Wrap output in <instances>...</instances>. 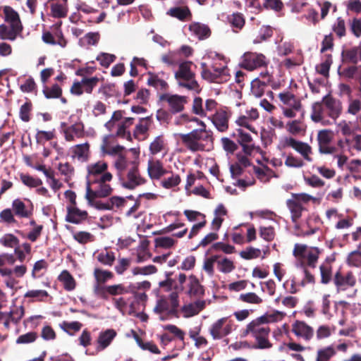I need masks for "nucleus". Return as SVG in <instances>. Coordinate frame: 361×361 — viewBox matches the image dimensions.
Returning a JSON list of instances; mask_svg holds the SVG:
<instances>
[{
    "label": "nucleus",
    "mask_w": 361,
    "mask_h": 361,
    "mask_svg": "<svg viewBox=\"0 0 361 361\" xmlns=\"http://www.w3.org/2000/svg\"><path fill=\"white\" fill-rule=\"evenodd\" d=\"M138 154L133 160L128 159L126 154H120L114 161V167L117 171L119 181L122 186L129 190L145 183L139 170Z\"/></svg>",
    "instance_id": "nucleus-1"
},
{
    "label": "nucleus",
    "mask_w": 361,
    "mask_h": 361,
    "mask_svg": "<svg viewBox=\"0 0 361 361\" xmlns=\"http://www.w3.org/2000/svg\"><path fill=\"white\" fill-rule=\"evenodd\" d=\"M342 111V102L328 94L323 97L320 102L312 104L310 118L315 123L328 126L331 123L326 117H329L335 121L341 116Z\"/></svg>",
    "instance_id": "nucleus-2"
},
{
    "label": "nucleus",
    "mask_w": 361,
    "mask_h": 361,
    "mask_svg": "<svg viewBox=\"0 0 361 361\" xmlns=\"http://www.w3.org/2000/svg\"><path fill=\"white\" fill-rule=\"evenodd\" d=\"M263 321H266L265 319L259 317L247 324L241 331L242 337L250 335L254 338L255 345L260 350L269 349L273 346L269 339L271 329Z\"/></svg>",
    "instance_id": "nucleus-3"
},
{
    "label": "nucleus",
    "mask_w": 361,
    "mask_h": 361,
    "mask_svg": "<svg viewBox=\"0 0 361 361\" xmlns=\"http://www.w3.org/2000/svg\"><path fill=\"white\" fill-rule=\"evenodd\" d=\"M75 75L80 77V80H75L70 89V92L76 96H80L83 93L92 94L102 77L92 75L90 69H77Z\"/></svg>",
    "instance_id": "nucleus-4"
},
{
    "label": "nucleus",
    "mask_w": 361,
    "mask_h": 361,
    "mask_svg": "<svg viewBox=\"0 0 361 361\" xmlns=\"http://www.w3.org/2000/svg\"><path fill=\"white\" fill-rule=\"evenodd\" d=\"M179 137L184 145L191 152L204 151L205 144L213 142L212 133L204 128L195 129L187 134H180Z\"/></svg>",
    "instance_id": "nucleus-5"
},
{
    "label": "nucleus",
    "mask_w": 361,
    "mask_h": 361,
    "mask_svg": "<svg viewBox=\"0 0 361 361\" xmlns=\"http://www.w3.org/2000/svg\"><path fill=\"white\" fill-rule=\"evenodd\" d=\"M279 98L283 104V114L287 118H294L301 109L300 99L289 91L279 93Z\"/></svg>",
    "instance_id": "nucleus-6"
},
{
    "label": "nucleus",
    "mask_w": 361,
    "mask_h": 361,
    "mask_svg": "<svg viewBox=\"0 0 361 361\" xmlns=\"http://www.w3.org/2000/svg\"><path fill=\"white\" fill-rule=\"evenodd\" d=\"M159 101L166 102L168 104L169 111L176 114L184 110L185 105L188 103V97L178 94L164 93L159 95Z\"/></svg>",
    "instance_id": "nucleus-7"
},
{
    "label": "nucleus",
    "mask_w": 361,
    "mask_h": 361,
    "mask_svg": "<svg viewBox=\"0 0 361 361\" xmlns=\"http://www.w3.org/2000/svg\"><path fill=\"white\" fill-rule=\"evenodd\" d=\"M232 331V322L228 317H222L214 322L209 327V332L214 340H220Z\"/></svg>",
    "instance_id": "nucleus-8"
},
{
    "label": "nucleus",
    "mask_w": 361,
    "mask_h": 361,
    "mask_svg": "<svg viewBox=\"0 0 361 361\" xmlns=\"http://www.w3.org/2000/svg\"><path fill=\"white\" fill-rule=\"evenodd\" d=\"M12 210L19 219H31L34 213V206L29 199H15L12 202Z\"/></svg>",
    "instance_id": "nucleus-9"
},
{
    "label": "nucleus",
    "mask_w": 361,
    "mask_h": 361,
    "mask_svg": "<svg viewBox=\"0 0 361 361\" xmlns=\"http://www.w3.org/2000/svg\"><path fill=\"white\" fill-rule=\"evenodd\" d=\"M195 77V74L191 69H178L175 73V78L180 86L198 92L199 85Z\"/></svg>",
    "instance_id": "nucleus-10"
},
{
    "label": "nucleus",
    "mask_w": 361,
    "mask_h": 361,
    "mask_svg": "<svg viewBox=\"0 0 361 361\" xmlns=\"http://www.w3.org/2000/svg\"><path fill=\"white\" fill-rule=\"evenodd\" d=\"M333 139V133L330 130H319L317 135L319 151L321 154H334L338 149L335 146L330 145Z\"/></svg>",
    "instance_id": "nucleus-11"
},
{
    "label": "nucleus",
    "mask_w": 361,
    "mask_h": 361,
    "mask_svg": "<svg viewBox=\"0 0 361 361\" xmlns=\"http://www.w3.org/2000/svg\"><path fill=\"white\" fill-rule=\"evenodd\" d=\"M268 60L262 54L246 52L243 56L240 68H261L267 67Z\"/></svg>",
    "instance_id": "nucleus-12"
},
{
    "label": "nucleus",
    "mask_w": 361,
    "mask_h": 361,
    "mask_svg": "<svg viewBox=\"0 0 361 361\" xmlns=\"http://www.w3.org/2000/svg\"><path fill=\"white\" fill-rule=\"evenodd\" d=\"M231 112L227 108L219 109L211 116V121L218 131L224 133L228 130Z\"/></svg>",
    "instance_id": "nucleus-13"
},
{
    "label": "nucleus",
    "mask_w": 361,
    "mask_h": 361,
    "mask_svg": "<svg viewBox=\"0 0 361 361\" xmlns=\"http://www.w3.org/2000/svg\"><path fill=\"white\" fill-rule=\"evenodd\" d=\"M284 146L294 149L297 152L300 154L306 161L309 162L312 161V158L310 157V154L312 153V147L307 143L290 137L285 138Z\"/></svg>",
    "instance_id": "nucleus-14"
},
{
    "label": "nucleus",
    "mask_w": 361,
    "mask_h": 361,
    "mask_svg": "<svg viewBox=\"0 0 361 361\" xmlns=\"http://www.w3.org/2000/svg\"><path fill=\"white\" fill-rule=\"evenodd\" d=\"M202 78L209 82L224 83L231 77L228 69H202Z\"/></svg>",
    "instance_id": "nucleus-15"
},
{
    "label": "nucleus",
    "mask_w": 361,
    "mask_h": 361,
    "mask_svg": "<svg viewBox=\"0 0 361 361\" xmlns=\"http://www.w3.org/2000/svg\"><path fill=\"white\" fill-rule=\"evenodd\" d=\"M334 283L337 288V292L345 290L348 287H353L356 283V279L351 271H348L345 276L340 271H336L334 277Z\"/></svg>",
    "instance_id": "nucleus-16"
},
{
    "label": "nucleus",
    "mask_w": 361,
    "mask_h": 361,
    "mask_svg": "<svg viewBox=\"0 0 361 361\" xmlns=\"http://www.w3.org/2000/svg\"><path fill=\"white\" fill-rule=\"evenodd\" d=\"M108 164L104 161H99L97 163L89 164L87 167V180L96 183L104 173L107 171Z\"/></svg>",
    "instance_id": "nucleus-17"
},
{
    "label": "nucleus",
    "mask_w": 361,
    "mask_h": 361,
    "mask_svg": "<svg viewBox=\"0 0 361 361\" xmlns=\"http://www.w3.org/2000/svg\"><path fill=\"white\" fill-rule=\"evenodd\" d=\"M292 332L299 338L310 341L314 336V329L303 321L296 320L292 324Z\"/></svg>",
    "instance_id": "nucleus-18"
},
{
    "label": "nucleus",
    "mask_w": 361,
    "mask_h": 361,
    "mask_svg": "<svg viewBox=\"0 0 361 361\" xmlns=\"http://www.w3.org/2000/svg\"><path fill=\"white\" fill-rule=\"evenodd\" d=\"M147 173L151 179L159 180L169 172L164 168L160 160L151 159L148 161Z\"/></svg>",
    "instance_id": "nucleus-19"
},
{
    "label": "nucleus",
    "mask_w": 361,
    "mask_h": 361,
    "mask_svg": "<svg viewBox=\"0 0 361 361\" xmlns=\"http://www.w3.org/2000/svg\"><path fill=\"white\" fill-rule=\"evenodd\" d=\"M67 214L66 221L69 223L79 224L86 220L88 217L87 211L80 210L77 206L66 207Z\"/></svg>",
    "instance_id": "nucleus-20"
},
{
    "label": "nucleus",
    "mask_w": 361,
    "mask_h": 361,
    "mask_svg": "<svg viewBox=\"0 0 361 361\" xmlns=\"http://www.w3.org/2000/svg\"><path fill=\"white\" fill-rule=\"evenodd\" d=\"M112 178L113 176L111 173H104V175L99 178V180L96 182L98 184L97 190L99 198L106 197L112 193L113 188L108 183Z\"/></svg>",
    "instance_id": "nucleus-21"
},
{
    "label": "nucleus",
    "mask_w": 361,
    "mask_h": 361,
    "mask_svg": "<svg viewBox=\"0 0 361 361\" xmlns=\"http://www.w3.org/2000/svg\"><path fill=\"white\" fill-rule=\"evenodd\" d=\"M66 141L72 142L75 137L82 138L85 136V127L82 122L75 123L63 130Z\"/></svg>",
    "instance_id": "nucleus-22"
},
{
    "label": "nucleus",
    "mask_w": 361,
    "mask_h": 361,
    "mask_svg": "<svg viewBox=\"0 0 361 361\" xmlns=\"http://www.w3.org/2000/svg\"><path fill=\"white\" fill-rule=\"evenodd\" d=\"M188 29L191 34L197 37L200 40H204L209 38L212 33L208 25L199 22H193L190 23Z\"/></svg>",
    "instance_id": "nucleus-23"
},
{
    "label": "nucleus",
    "mask_w": 361,
    "mask_h": 361,
    "mask_svg": "<svg viewBox=\"0 0 361 361\" xmlns=\"http://www.w3.org/2000/svg\"><path fill=\"white\" fill-rule=\"evenodd\" d=\"M171 307L168 300L161 297L157 300L156 305L153 308V312L159 315V319L164 321L173 316L170 313Z\"/></svg>",
    "instance_id": "nucleus-24"
},
{
    "label": "nucleus",
    "mask_w": 361,
    "mask_h": 361,
    "mask_svg": "<svg viewBox=\"0 0 361 361\" xmlns=\"http://www.w3.org/2000/svg\"><path fill=\"white\" fill-rule=\"evenodd\" d=\"M166 15L185 22L192 19V13L188 6H175L166 11Z\"/></svg>",
    "instance_id": "nucleus-25"
},
{
    "label": "nucleus",
    "mask_w": 361,
    "mask_h": 361,
    "mask_svg": "<svg viewBox=\"0 0 361 361\" xmlns=\"http://www.w3.org/2000/svg\"><path fill=\"white\" fill-rule=\"evenodd\" d=\"M206 302L204 300H197L195 302L184 305L180 310L185 318H189L198 314L205 308Z\"/></svg>",
    "instance_id": "nucleus-26"
},
{
    "label": "nucleus",
    "mask_w": 361,
    "mask_h": 361,
    "mask_svg": "<svg viewBox=\"0 0 361 361\" xmlns=\"http://www.w3.org/2000/svg\"><path fill=\"white\" fill-rule=\"evenodd\" d=\"M320 253L321 250L318 247H311L305 254L304 259L299 262L300 266L301 267H309L314 269L317 266Z\"/></svg>",
    "instance_id": "nucleus-27"
},
{
    "label": "nucleus",
    "mask_w": 361,
    "mask_h": 361,
    "mask_svg": "<svg viewBox=\"0 0 361 361\" xmlns=\"http://www.w3.org/2000/svg\"><path fill=\"white\" fill-rule=\"evenodd\" d=\"M286 206L290 212L292 221L296 224L305 210L304 207L298 200L293 199L287 200Z\"/></svg>",
    "instance_id": "nucleus-28"
},
{
    "label": "nucleus",
    "mask_w": 361,
    "mask_h": 361,
    "mask_svg": "<svg viewBox=\"0 0 361 361\" xmlns=\"http://www.w3.org/2000/svg\"><path fill=\"white\" fill-rule=\"evenodd\" d=\"M187 294L190 297H202L204 294V287L200 283L196 276L191 275L189 277L188 290Z\"/></svg>",
    "instance_id": "nucleus-29"
},
{
    "label": "nucleus",
    "mask_w": 361,
    "mask_h": 361,
    "mask_svg": "<svg viewBox=\"0 0 361 361\" xmlns=\"http://www.w3.org/2000/svg\"><path fill=\"white\" fill-rule=\"evenodd\" d=\"M4 13L5 16V20L10 24V26L18 27L23 30L18 13L11 6H4Z\"/></svg>",
    "instance_id": "nucleus-30"
},
{
    "label": "nucleus",
    "mask_w": 361,
    "mask_h": 361,
    "mask_svg": "<svg viewBox=\"0 0 361 361\" xmlns=\"http://www.w3.org/2000/svg\"><path fill=\"white\" fill-rule=\"evenodd\" d=\"M116 336V332L114 329H107L105 331L101 332L98 337V347L99 350H102L108 347L113 339Z\"/></svg>",
    "instance_id": "nucleus-31"
},
{
    "label": "nucleus",
    "mask_w": 361,
    "mask_h": 361,
    "mask_svg": "<svg viewBox=\"0 0 361 361\" xmlns=\"http://www.w3.org/2000/svg\"><path fill=\"white\" fill-rule=\"evenodd\" d=\"M22 29L15 26L8 27L5 25H0V38L1 39H8L13 41L17 36L22 32Z\"/></svg>",
    "instance_id": "nucleus-32"
},
{
    "label": "nucleus",
    "mask_w": 361,
    "mask_h": 361,
    "mask_svg": "<svg viewBox=\"0 0 361 361\" xmlns=\"http://www.w3.org/2000/svg\"><path fill=\"white\" fill-rule=\"evenodd\" d=\"M358 51L357 47L343 49L341 53L342 61L345 63L356 64L359 61Z\"/></svg>",
    "instance_id": "nucleus-33"
},
{
    "label": "nucleus",
    "mask_w": 361,
    "mask_h": 361,
    "mask_svg": "<svg viewBox=\"0 0 361 361\" xmlns=\"http://www.w3.org/2000/svg\"><path fill=\"white\" fill-rule=\"evenodd\" d=\"M58 280L63 283L66 290L71 291L75 288V280L68 270L62 271L58 277Z\"/></svg>",
    "instance_id": "nucleus-34"
},
{
    "label": "nucleus",
    "mask_w": 361,
    "mask_h": 361,
    "mask_svg": "<svg viewBox=\"0 0 361 361\" xmlns=\"http://www.w3.org/2000/svg\"><path fill=\"white\" fill-rule=\"evenodd\" d=\"M149 78L147 79V85L154 87L158 90L166 91L169 88L168 83L160 79L156 74L148 72Z\"/></svg>",
    "instance_id": "nucleus-35"
},
{
    "label": "nucleus",
    "mask_w": 361,
    "mask_h": 361,
    "mask_svg": "<svg viewBox=\"0 0 361 361\" xmlns=\"http://www.w3.org/2000/svg\"><path fill=\"white\" fill-rule=\"evenodd\" d=\"M181 292L178 289V286H174V291L171 293L169 296V300H170L169 306L171 307L170 313L173 316V317L178 318V307H179V296L178 293Z\"/></svg>",
    "instance_id": "nucleus-36"
},
{
    "label": "nucleus",
    "mask_w": 361,
    "mask_h": 361,
    "mask_svg": "<svg viewBox=\"0 0 361 361\" xmlns=\"http://www.w3.org/2000/svg\"><path fill=\"white\" fill-rule=\"evenodd\" d=\"M97 260L103 265L111 267L115 260L116 255L113 251L105 249L97 255Z\"/></svg>",
    "instance_id": "nucleus-37"
},
{
    "label": "nucleus",
    "mask_w": 361,
    "mask_h": 361,
    "mask_svg": "<svg viewBox=\"0 0 361 361\" xmlns=\"http://www.w3.org/2000/svg\"><path fill=\"white\" fill-rule=\"evenodd\" d=\"M217 269L220 272L228 274L235 269L233 262L227 257L217 259Z\"/></svg>",
    "instance_id": "nucleus-38"
},
{
    "label": "nucleus",
    "mask_w": 361,
    "mask_h": 361,
    "mask_svg": "<svg viewBox=\"0 0 361 361\" xmlns=\"http://www.w3.org/2000/svg\"><path fill=\"white\" fill-rule=\"evenodd\" d=\"M228 20L235 32L241 30L245 25V18L243 14L240 13H234L228 17Z\"/></svg>",
    "instance_id": "nucleus-39"
},
{
    "label": "nucleus",
    "mask_w": 361,
    "mask_h": 361,
    "mask_svg": "<svg viewBox=\"0 0 361 361\" xmlns=\"http://www.w3.org/2000/svg\"><path fill=\"white\" fill-rule=\"evenodd\" d=\"M50 9L51 16L56 18H65L68 13L66 4H61L58 3H53L50 6Z\"/></svg>",
    "instance_id": "nucleus-40"
},
{
    "label": "nucleus",
    "mask_w": 361,
    "mask_h": 361,
    "mask_svg": "<svg viewBox=\"0 0 361 361\" xmlns=\"http://www.w3.org/2000/svg\"><path fill=\"white\" fill-rule=\"evenodd\" d=\"M99 39L100 35L98 32H90L80 39V43L82 46H94L97 44Z\"/></svg>",
    "instance_id": "nucleus-41"
},
{
    "label": "nucleus",
    "mask_w": 361,
    "mask_h": 361,
    "mask_svg": "<svg viewBox=\"0 0 361 361\" xmlns=\"http://www.w3.org/2000/svg\"><path fill=\"white\" fill-rule=\"evenodd\" d=\"M42 92L47 99H57L62 95V89L57 84L53 85L51 87L44 86Z\"/></svg>",
    "instance_id": "nucleus-42"
},
{
    "label": "nucleus",
    "mask_w": 361,
    "mask_h": 361,
    "mask_svg": "<svg viewBox=\"0 0 361 361\" xmlns=\"http://www.w3.org/2000/svg\"><path fill=\"white\" fill-rule=\"evenodd\" d=\"M321 274V283L328 284L332 279V265L328 263H322L319 267Z\"/></svg>",
    "instance_id": "nucleus-43"
},
{
    "label": "nucleus",
    "mask_w": 361,
    "mask_h": 361,
    "mask_svg": "<svg viewBox=\"0 0 361 361\" xmlns=\"http://www.w3.org/2000/svg\"><path fill=\"white\" fill-rule=\"evenodd\" d=\"M166 143L162 135L155 137L149 145V152L152 154L155 155L165 149Z\"/></svg>",
    "instance_id": "nucleus-44"
},
{
    "label": "nucleus",
    "mask_w": 361,
    "mask_h": 361,
    "mask_svg": "<svg viewBox=\"0 0 361 361\" xmlns=\"http://www.w3.org/2000/svg\"><path fill=\"white\" fill-rule=\"evenodd\" d=\"M94 276L97 283L102 284L114 278V274L111 271L99 268L94 269Z\"/></svg>",
    "instance_id": "nucleus-45"
},
{
    "label": "nucleus",
    "mask_w": 361,
    "mask_h": 361,
    "mask_svg": "<svg viewBox=\"0 0 361 361\" xmlns=\"http://www.w3.org/2000/svg\"><path fill=\"white\" fill-rule=\"evenodd\" d=\"M336 353V352L332 346L319 349L317 351L316 361H329Z\"/></svg>",
    "instance_id": "nucleus-46"
},
{
    "label": "nucleus",
    "mask_w": 361,
    "mask_h": 361,
    "mask_svg": "<svg viewBox=\"0 0 361 361\" xmlns=\"http://www.w3.org/2000/svg\"><path fill=\"white\" fill-rule=\"evenodd\" d=\"M89 147L90 145L87 142L75 145L73 149L74 155L80 160L87 161L88 159Z\"/></svg>",
    "instance_id": "nucleus-47"
},
{
    "label": "nucleus",
    "mask_w": 361,
    "mask_h": 361,
    "mask_svg": "<svg viewBox=\"0 0 361 361\" xmlns=\"http://www.w3.org/2000/svg\"><path fill=\"white\" fill-rule=\"evenodd\" d=\"M19 239L13 234L7 233L0 238V243L6 247L14 249L19 245Z\"/></svg>",
    "instance_id": "nucleus-48"
},
{
    "label": "nucleus",
    "mask_w": 361,
    "mask_h": 361,
    "mask_svg": "<svg viewBox=\"0 0 361 361\" xmlns=\"http://www.w3.org/2000/svg\"><path fill=\"white\" fill-rule=\"evenodd\" d=\"M20 178L22 183L29 188H37L42 185L40 178H34L28 174L20 173Z\"/></svg>",
    "instance_id": "nucleus-49"
},
{
    "label": "nucleus",
    "mask_w": 361,
    "mask_h": 361,
    "mask_svg": "<svg viewBox=\"0 0 361 361\" xmlns=\"http://www.w3.org/2000/svg\"><path fill=\"white\" fill-rule=\"evenodd\" d=\"M73 238L78 243L82 245H85L90 242H93L94 240V235L87 231H78L73 234Z\"/></svg>",
    "instance_id": "nucleus-50"
},
{
    "label": "nucleus",
    "mask_w": 361,
    "mask_h": 361,
    "mask_svg": "<svg viewBox=\"0 0 361 361\" xmlns=\"http://www.w3.org/2000/svg\"><path fill=\"white\" fill-rule=\"evenodd\" d=\"M171 176L164 178L161 182V185L166 188V189H170L173 187H176L178 185L181 181L180 177L178 174H173L172 172Z\"/></svg>",
    "instance_id": "nucleus-51"
},
{
    "label": "nucleus",
    "mask_w": 361,
    "mask_h": 361,
    "mask_svg": "<svg viewBox=\"0 0 361 361\" xmlns=\"http://www.w3.org/2000/svg\"><path fill=\"white\" fill-rule=\"evenodd\" d=\"M177 241L171 237H159L154 239L156 247L171 248Z\"/></svg>",
    "instance_id": "nucleus-52"
},
{
    "label": "nucleus",
    "mask_w": 361,
    "mask_h": 361,
    "mask_svg": "<svg viewBox=\"0 0 361 361\" xmlns=\"http://www.w3.org/2000/svg\"><path fill=\"white\" fill-rule=\"evenodd\" d=\"M131 259L130 258L118 257L116 265L114 267L117 274H123L130 266Z\"/></svg>",
    "instance_id": "nucleus-53"
},
{
    "label": "nucleus",
    "mask_w": 361,
    "mask_h": 361,
    "mask_svg": "<svg viewBox=\"0 0 361 361\" xmlns=\"http://www.w3.org/2000/svg\"><path fill=\"white\" fill-rule=\"evenodd\" d=\"M95 183H96L87 180L85 198L89 205H91L95 201L96 198L99 197V195H97V188L95 190L92 188V185Z\"/></svg>",
    "instance_id": "nucleus-54"
},
{
    "label": "nucleus",
    "mask_w": 361,
    "mask_h": 361,
    "mask_svg": "<svg viewBox=\"0 0 361 361\" xmlns=\"http://www.w3.org/2000/svg\"><path fill=\"white\" fill-rule=\"evenodd\" d=\"M265 86L261 82L259 78L254 79L251 82V92L253 95L260 97L264 92Z\"/></svg>",
    "instance_id": "nucleus-55"
},
{
    "label": "nucleus",
    "mask_w": 361,
    "mask_h": 361,
    "mask_svg": "<svg viewBox=\"0 0 361 361\" xmlns=\"http://www.w3.org/2000/svg\"><path fill=\"white\" fill-rule=\"evenodd\" d=\"M58 169L61 174L66 177V181L71 179L74 174V167L68 162L60 163L59 164Z\"/></svg>",
    "instance_id": "nucleus-56"
},
{
    "label": "nucleus",
    "mask_w": 361,
    "mask_h": 361,
    "mask_svg": "<svg viewBox=\"0 0 361 361\" xmlns=\"http://www.w3.org/2000/svg\"><path fill=\"white\" fill-rule=\"evenodd\" d=\"M220 258L219 255H213L204 260L203 269L209 275L213 276L214 274V264H217V259Z\"/></svg>",
    "instance_id": "nucleus-57"
},
{
    "label": "nucleus",
    "mask_w": 361,
    "mask_h": 361,
    "mask_svg": "<svg viewBox=\"0 0 361 361\" xmlns=\"http://www.w3.org/2000/svg\"><path fill=\"white\" fill-rule=\"evenodd\" d=\"M347 263L350 266L359 267L361 266V251L355 250L349 253Z\"/></svg>",
    "instance_id": "nucleus-58"
},
{
    "label": "nucleus",
    "mask_w": 361,
    "mask_h": 361,
    "mask_svg": "<svg viewBox=\"0 0 361 361\" xmlns=\"http://www.w3.org/2000/svg\"><path fill=\"white\" fill-rule=\"evenodd\" d=\"M116 59L114 54L108 53H101L97 57V61H99V64L105 68H108L110 64L115 61Z\"/></svg>",
    "instance_id": "nucleus-59"
},
{
    "label": "nucleus",
    "mask_w": 361,
    "mask_h": 361,
    "mask_svg": "<svg viewBox=\"0 0 361 361\" xmlns=\"http://www.w3.org/2000/svg\"><path fill=\"white\" fill-rule=\"evenodd\" d=\"M333 30L339 38L345 35V20L342 18L338 17L337 18L336 22L333 25Z\"/></svg>",
    "instance_id": "nucleus-60"
},
{
    "label": "nucleus",
    "mask_w": 361,
    "mask_h": 361,
    "mask_svg": "<svg viewBox=\"0 0 361 361\" xmlns=\"http://www.w3.org/2000/svg\"><path fill=\"white\" fill-rule=\"evenodd\" d=\"M16 215L11 209L7 208L0 212V219L4 223L13 224L16 223Z\"/></svg>",
    "instance_id": "nucleus-61"
},
{
    "label": "nucleus",
    "mask_w": 361,
    "mask_h": 361,
    "mask_svg": "<svg viewBox=\"0 0 361 361\" xmlns=\"http://www.w3.org/2000/svg\"><path fill=\"white\" fill-rule=\"evenodd\" d=\"M261 254V250L252 247H247L246 250L240 252V256L245 259H252L257 258Z\"/></svg>",
    "instance_id": "nucleus-62"
},
{
    "label": "nucleus",
    "mask_w": 361,
    "mask_h": 361,
    "mask_svg": "<svg viewBox=\"0 0 361 361\" xmlns=\"http://www.w3.org/2000/svg\"><path fill=\"white\" fill-rule=\"evenodd\" d=\"M32 110V103L26 102L20 106V118L24 122H28L30 120V112Z\"/></svg>",
    "instance_id": "nucleus-63"
},
{
    "label": "nucleus",
    "mask_w": 361,
    "mask_h": 361,
    "mask_svg": "<svg viewBox=\"0 0 361 361\" xmlns=\"http://www.w3.org/2000/svg\"><path fill=\"white\" fill-rule=\"evenodd\" d=\"M240 300L244 302L251 304L258 305L262 302V299L255 293H247L245 294H241L240 295Z\"/></svg>",
    "instance_id": "nucleus-64"
}]
</instances>
